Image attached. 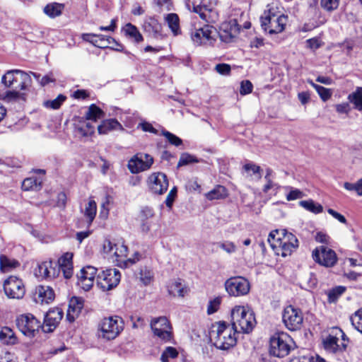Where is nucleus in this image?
<instances>
[{"instance_id":"nucleus-1","label":"nucleus","mask_w":362,"mask_h":362,"mask_svg":"<svg viewBox=\"0 0 362 362\" xmlns=\"http://www.w3.org/2000/svg\"><path fill=\"white\" fill-rule=\"evenodd\" d=\"M237 333L231 325L219 321L213 325L210 339L216 348L227 350L236 344Z\"/></svg>"},{"instance_id":"nucleus-2","label":"nucleus","mask_w":362,"mask_h":362,"mask_svg":"<svg viewBox=\"0 0 362 362\" xmlns=\"http://www.w3.org/2000/svg\"><path fill=\"white\" fill-rule=\"evenodd\" d=\"M271 247L282 257L290 255L298 247L296 237L285 229L272 231L268 236Z\"/></svg>"},{"instance_id":"nucleus-3","label":"nucleus","mask_w":362,"mask_h":362,"mask_svg":"<svg viewBox=\"0 0 362 362\" xmlns=\"http://www.w3.org/2000/svg\"><path fill=\"white\" fill-rule=\"evenodd\" d=\"M128 248L124 243H114L108 239L104 240L103 244V253L105 258L112 260L121 267H127L134 264L139 259L141 255L136 252L134 259H125L127 256Z\"/></svg>"},{"instance_id":"nucleus-4","label":"nucleus","mask_w":362,"mask_h":362,"mask_svg":"<svg viewBox=\"0 0 362 362\" xmlns=\"http://www.w3.org/2000/svg\"><path fill=\"white\" fill-rule=\"evenodd\" d=\"M231 326L238 333H250L256 324L255 315L247 307L236 305L231 310Z\"/></svg>"},{"instance_id":"nucleus-5","label":"nucleus","mask_w":362,"mask_h":362,"mask_svg":"<svg viewBox=\"0 0 362 362\" xmlns=\"http://www.w3.org/2000/svg\"><path fill=\"white\" fill-rule=\"evenodd\" d=\"M124 327V320L118 315L105 317L98 325V335L107 341L113 340L120 334Z\"/></svg>"},{"instance_id":"nucleus-6","label":"nucleus","mask_w":362,"mask_h":362,"mask_svg":"<svg viewBox=\"0 0 362 362\" xmlns=\"http://www.w3.org/2000/svg\"><path fill=\"white\" fill-rule=\"evenodd\" d=\"M293 342L291 337L285 332L274 334L270 339L269 352L272 355L282 358L287 356Z\"/></svg>"},{"instance_id":"nucleus-7","label":"nucleus","mask_w":362,"mask_h":362,"mask_svg":"<svg viewBox=\"0 0 362 362\" xmlns=\"http://www.w3.org/2000/svg\"><path fill=\"white\" fill-rule=\"evenodd\" d=\"M18 80L21 81L18 86L20 90H26L31 85L32 80L30 74L20 69L7 71L1 78V83L9 88Z\"/></svg>"},{"instance_id":"nucleus-8","label":"nucleus","mask_w":362,"mask_h":362,"mask_svg":"<svg viewBox=\"0 0 362 362\" xmlns=\"http://www.w3.org/2000/svg\"><path fill=\"white\" fill-rule=\"evenodd\" d=\"M18 329L26 337H33L41 328V322L33 315H21L16 319Z\"/></svg>"},{"instance_id":"nucleus-9","label":"nucleus","mask_w":362,"mask_h":362,"mask_svg":"<svg viewBox=\"0 0 362 362\" xmlns=\"http://www.w3.org/2000/svg\"><path fill=\"white\" fill-rule=\"evenodd\" d=\"M225 288L230 296L240 297L247 295L250 290L248 280L242 276H234L227 279Z\"/></svg>"},{"instance_id":"nucleus-10","label":"nucleus","mask_w":362,"mask_h":362,"mask_svg":"<svg viewBox=\"0 0 362 362\" xmlns=\"http://www.w3.org/2000/svg\"><path fill=\"white\" fill-rule=\"evenodd\" d=\"M218 37L217 29L211 25H205L192 33V40L197 45H212Z\"/></svg>"},{"instance_id":"nucleus-11","label":"nucleus","mask_w":362,"mask_h":362,"mask_svg":"<svg viewBox=\"0 0 362 362\" xmlns=\"http://www.w3.org/2000/svg\"><path fill=\"white\" fill-rule=\"evenodd\" d=\"M121 279L119 272L116 269H107L97 276V285L103 291H110L117 286Z\"/></svg>"},{"instance_id":"nucleus-12","label":"nucleus","mask_w":362,"mask_h":362,"mask_svg":"<svg viewBox=\"0 0 362 362\" xmlns=\"http://www.w3.org/2000/svg\"><path fill=\"white\" fill-rule=\"evenodd\" d=\"M282 320L288 329L291 331L298 330L303 324V313L298 308L292 305L287 306L284 310Z\"/></svg>"},{"instance_id":"nucleus-13","label":"nucleus","mask_w":362,"mask_h":362,"mask_svg":"<svg viewBox=\"0 0 362 362\" xmlns=\"http://www.w3.org/2000/svg\"><path fill=\"white\" fill-rule=\"evenodd\" d=\"M151 328L154 334L161 341H170L173 337L172 327L165 317L154 318L151 321Z\"/></svg>"},{"instance_id":"nucleus-14","label":"nucleus","mask_w":362,"mask_h":362,"mask_svg":"<svg viewBox=\"0 0 362 362\" xmlns=\"http://www.w3.org/2000/svg\"><path fill=\"white\" fill-rule=\"evenodd\" d=\"M153 158L147 153H138L128 161V169L133 174H137L150 169Z\"/></svg>"},{"instance_id":"nucleus-15","label":"nucleus","mask_w":362,"mask_h":362,"mask_svg":"<svg viewBox=\"0 0 362 362\" xmlns=\"http://www.w3.org/2000/svg\"><path fill=\"white\" fill-rule=\"evenodd\" d=\"M4 290L6 296L13 299H21L25 293L23 281L14 276H11L5 280Z\"/></svg>"},{"instance_id":"nucleus-16","label":"nucleus","mask_w":362,"mask_h":362,"mask_svg":"<svg viewBox=\"0 0 362 362\" xmlns=\"http://www.w3.org/2000/svg\"><path fill=\"white\" fill-rule=\"evenodd\" d=\"M313 258L315 262L326 267H333L337 261L335 252L325 246L315 248L313 252Z\"/></svg>"},{"instance_id":"nucleus-17","label":"nucleus","mask_w":362,"mask_h":362,"mask_svg":"<svg viewBox=\"0 0 362 362\" xmlns=\"http://www.w3.org/2000/svg\"><path fill=\"white\" fill-rule=\"evenodd\" d=\"M262 29L270 35L282 33L288 21L287 16H278L269 18H260Z\"/></svg>"},{"instance_id":"nucleus-18","label":"nucleus","mask_w":362,"mask_h":362,"mask_svg":"<svg viewBox=\"0 0 362 362\" xmlns=\"http://www.w3.org/2000/svg\"><path fill=\"white\" fill-rule=\"evenodd\" d=\"M35 275L41 279H52L59 274V269L55 262L49 260L37 264L34 270Z\"/></svg>"},{"instance_id":"nucleus-19","label":"nucleus","mask_w":362,"mask_h":362,"mask_svg":"<svg viewBox=\"0 0 362 362\" xmlns=\"http://www.w3.org/2000/svg\"><path fill=\"white\" fill-rule=\"evenodd\" d=\"M64 313L61 308H55L49 310L45 315L41 329L45 333L52 332L62 320Z\"/></svg>"},{"instance_id":"nucleus-20","label":"nucleus","mask_w":362,"mask_h":362,"mask_svg":"<svg viewBox=\"0 0 362 362\" xmlns=\"http://www.w3.org/2000/svg\"><path fill=\"white\" fill-rule=\"evenodd\" d=\"M334 331L335 335L329 334L322 341L324 349L331 354L341 352L346 348V344L344 342L339 344V338L337 337V335L340 334L342 339L344 341V333L340 329H335Z\"/></svg>"},{"instance_id":"nucleus-21","label":"nucleus","mask_w":362,"mask_h":362,"mask_svg":"<svg viewBox=\"0 0 362 362\" xmlns=\"http://www.w3.org/2000/svg\"><path fill=\"white\" fill-rule=\"evenodd\" d=\"M148 185L154 194H162L168 187V181L165 174L153 173L148 178Z\"/></svg>"},{"instance_id":"nucleus-22","label":"nucleus","mask_w":362,"mask_h":362,"mask_svg":"<svg viewBox=\"0 0 362 362\" xmlns=\"http://www.w3.org/2000/svg\"><path fill=\"white\" fill-rule=\"evenodd\" d=\"M97 269L92 266L83 267L77 274L78 284L85 291L90 290L93 286Z\"/></svg>"},{"instance_id":"nucleus-23","label":"nucleus","mask_w":362,"mask_h":362,"mask_svg":"<svg viewBox=\"0 0 362 362\" xmlns=\"http://www.w3.org/2000/svg\"><path fill=\"white\" fill-rule=\"evenodd\" d=\"M239 30L236 20L233 19L229 21H225L220 26V31L218 32L221 41L230 42L238 34Z\"/></svg>"},{"instance_id":"nucleus-24","label":"nucleus","mask_w":362,"mask_h":362,"mask_svg":"<svg viewBox=\"0 0 362 362\" xmlns=\"http://www.w3.org/2000/svg\"><path fill=\"white\" fill-rule=\"evenodd\" d=\"M34 300L39 304H49L54 299V292L48 286H38L33 296Z\"/></svg>"},{"instance_id":"nucleus-25","label":"nucleus","mask_w":362,"mask_h":362,"mask_svg":"<svg viewBox=\"0 0 362 362\" xmlns=\"http://www.w3.org/2000/svg\"><path fill=\"white\" fill-rule=\"evenodd\" d=\"M72 259L73 254L71 252H66L58 259L57 263L59 272L62 271L64 277L66 279H70L74 274Z\"/></svg>"},{"instance_id":"nucleus-26","label":"nucleus","mask_w":362,"mask_h":362,"mask_svg":"<svg viewBox=\"0 0 362 362\" xmlns=\"http://www.w3.org/2000/svg\"><path fill=\"white\" fill-rule=\"evenodd\" d=\"M83 307V304L82 300L76 297H73L69 302L66 319L70 322H74L81 313Z\"/></svg>"},{"instance_id":"nucleus-27","label":"nucleus","mask_w":362,"mask_h":362,"mask_svg":"<svg viewBox=\"0 0 362 362\" xmlns=\"http://www.w3.org/2000/svg\"><path fill=\"white\" fill-rule=\"evenodd\" d=\"M122 125L116 119H105L98 127V133L106 134L111 131H124Z\"/></svg>"},{"instance_id":"nucleus-28","label":"nucleus","mask_w":362,"mask_h":362,"mask_svg":"<svg viewBox=\"0 0 362 362\" xmlns=\"http://www.w3.org/2000/svg\"><path fill=\"white\" fill-rule=\"evenodd\" d=\"M144 30L152 35L153 37L156 39H162L163 35L161 30L162 26L158 21L155 18H150L146 21L144 25Z\"/></svg>"},{"instance_id":"nucleus-29","label":"nucleus","mask_w":362,"mask_h":362,"mask_svg":"<svg viewBox=\"0 0 362 362\" xmlns=\"http://www.w3.org/2000/svg\"><path fill=\"white\" fill-rule=\"evenodd\" d=\"M168 289L170 295L177 297H184L188 291L187 288L183 284V281L180 279L172 281L168 285Z\"/></svg>"},{"instance_id":"nucleus-30","label":"nucleus","mask_w":362,"mask_h":362,"mask_svg":"<svg viewBox=\"0 0 362 362\" xmlns=\"http://www.w3.org/2000/svg\"><path fill=\"white\" fill-rule=\"evenodd\" d=\"M0 341L4 344L13 345L17 343V337L12 329L4 327L0 330Z\"/></svg>"},{"instance_id":"nucleus-31","label":"nucleus","mask_w":362,"mask_h":362,"mask_svg":"<svg viewBox=\"0 0 362 362\" xmlns=\"http://www.w3.org/2000/svg\"><path fill=\"white\" fill-rule=\"evenodd\" d=\"M165 21L174 35H177L180 33V19L176 13L166 15Z\"/></svg>"},{"instance_id":"nucleus-32","label":"nucleus","mask_w":362,"mask_h":362,"mask_svg":"<svg viewBox=\"0 0 362 362\" xmlns=\"http://www.w3.org/2000/svg\"><path fill=\"white\" fill-rule=\"evenodd\" d=\"M96 202L93 199H90L88 204H86L83 211L84 216L87 219L88 227H89L91 225L92 222L93 221L96 215Z\"/></svg>"},{"instance_id":"nucleus-33","label":"nucleus","mask_w":362,"mask_h":362,"mask_svg":"<svg viewBox=\"0 0 362 362\" xmlns=\"http://www.w3.org/2000/svg\"><path fill=\"white\" fill-rule=\"evenodd\" d=\"M42 180L35 177H30L25 179L22 182V189L24 191L40 190L41 189Z\"/></svg>"},{"instance_id":"nucleus-34","label":"nucleus","mask_w":362,"mask_h":362,"mask_svg":"<svg viewBox=\"0 0 362 362\" xmlns=\"http://www.w3.org/2000/svg\"><path fill=\"white\" fill-rule=\"evenodd\" d=\"M348 100L354 104L355 109L362 111V87H357L354 92L349 95Z\"/></svg>"},{"instance_id":"nucleus-35","label":"nucleus","mask_w":362,"mask_h":362,"mask_svg":"<svg viewBox=\"0 0 362 362\" xmlns=\"http://www.w3.org/2000/svg\"><path fill=\"white\" fill-rule=\"evenodd\" d=\"M104 112L96 105L92 104L89 106L85 116L88 120L96 122L98 119L104 117Z\"/></svg>"},{"instance_id":"nucleus-36","label":"nucleus","mask_w":362,"mask_h":362,"mask_svg":"<svg viewBox=\"0 0 362 362\" xmlns=\"http://www.w3.org/2000/svg\"><path fill=\"white\" fill-rule=\"evenodd\" d=\"M124 31L127 36L133 39L136 42H140L144 40L137 28L132 23H127L124 28Z\"/></svg>"},{"instance_id":"nucleus-37","label":"nucleus","mask_w":362,"mask_h":362,"mask_svg":"<svg viewBox=\"0 0 362 362\" xmlns=\"http://www.w3.org/2000/svg\"><path fill=\"white\" fill-rule=\"evenodd\" d=\"M64 9V5L57 3H52L47 4L44 8V12L50 18H55L62 14Z\"/></svg>"},{"instance_id":"nucleus-38","label":"nucleus","mask_w":362,"mask_h":362,"mask_svg":"<svg viewBox=\"0 0 362 362\" xmlns=\"http://www.w3.org/2000/svg\"><path fill=\"white\" fill-rule=\"evenodd\" d=\"M299 205L304 208L305 210L315 214H320L323 211L322 206L318 203L315 202L313 199L300 201L299 202Z\"/></svg>"},{"instance_id":"nucleus-39","label":"nucleus","mask_w":362,"mask_h":362,"mask_svg":"<svg viewBox=\"0 0 362 362\" xmlns=\"http://www.w3.org/2000/svg\"><path fill=\"white\" fill-rule=\"evenodd\" d=\"M20 263L13 259H9L5 255L0 256V267L4 272H8L12 269L16 268Z\"/></svg>"},{"instance_id":"nucleus-40","label":"nucleus","mask_w":362,"mask_h":362,"mask_svg":"<svg viewBox=\"0 0 362 362\" xmlns=\"http://www.w3.org/2000/svg\"><path fill=\"white\" fill-rule=\"evenodd\" d=\"M205 196L209 200L220 199L226 196V189L223 186L218 185Z\"/></svg>"},{"instance_id":"nucleus-41","label":"nucleus","mask_w":362,"mask_h":362,"mask_svg":"<svg viewBox=\"0 0 362 362\" xmlns=\"http://www.w3.org/2000/svg\"><path fill=\"white\" fill-rule=\"evenodd\" d=\"M284 189L288 192L286 198L288 202L302 199L305 196L304 193L299 189L291 186H285Z\"/></svg>"},{"instance_id":"nucleus-42","label":"nucleus","mask_w":362,"mask_h":362,"mask_svg":"<svg viewBox=\"0 0 362 362\" xmlns=\"http://www.w3.org/2000/svg\"><path fill=\"white\" fill-rule=\"evenodd\" d=\"M346 288L344 286H336L327 292L328 302L335 303L338 298L344 293Z\"/></svg>"},{"instance_id":"nucleus-43","label":"nucleus","mask_w":362,"mask_h":362,"mask_svg":"<svg viewBox=\"0 0 362 362\" xmlns=\"http://www.w3.org/2000/svg\"><path fill=\"white\" fill-rule=\"evenodd\" d=\"M278 16H285L278 7L277 5L272 3L267 5V9L264 11L263 16L260 18H269L277 17Z\"/></svg>"},{"instance_id":"nucleus-44","label":"nucleus","mask_w":362,"mask_h":362,"mask_svg":"<svg viewBox=\"0 0 362 362\" xmlns=\"http://www.w3.org/2000/svg\"><path fill=\"white\" fill-rule=\"evenodd\" d=\"M94 127L89 122H85L76 127V131L82 136H88L94 133Z\"/></svg>"},{"instance_id":"nucleus-45","label":"nucleus","mask_w":362,"mask_h":362,"mask_svg":"<svg viewBox=\"0 0 362 362\" xmlns=\"http://www.w3.org/2000/svg\"><path fill=\"white\" fill-rule=\"evenodd\" d=\"M65 100L66 96L60 94L54 100L45 101L43 105L47 108L57 110L60 107V106L65 101Z\"/></svg>"},{"instance_id":"nucleus-46","label":"nucleus","mask_w":362,"mask_h":362,"mask_svg":"<svg viewBox=\"0 0 362 362\" xmlns=\"http://www.w3.org/2000/svg\"><path fill=\"white\" fill-rule=\"evenodd\" d=\"M22 95L17 90H6L0 94V98L6 103L15 101Z\"/></svg>"},{"instance_id":"nucleus-47","label":"nucleus","mask_w":362,"mask_h":362,"mask_svg":"<svg viewBox=\"0 0 362 362\" xmlns=\"http://www.w3.org/2000/svg\"><path fill=\"white\" fill-rule=\"evenodd\" d=\"M199 162V160L197 159L194 156L187 153H184L180 156L179 162L177 163V167L186 165L191 163H196Z\"/></svg>"},{"instance_id":"nucleus-48","label":"nucleus","mask_w":362,"mask_h":362,"mask_svg":"<svg viewBox=\"0 0 362 362\" xmlns=\"http://www.w3.org/2000/svg\"><path fill=\"white\" fill-rule=\"evenodd\" d=\"M161 134L164 136L168 141L172 145L179 146L182 144V141L180 138L165 129H162Z\"/></svg>"},{"instance_id":"nucleus-49","label":"nucleus","mask_w":362,"mask_h":362,"mask_svg":"<svg viewBox=\"0 0 362 362\" xmlns=\"http://www.w3.org/2000/svg\"><path fill=\"white\" fill-rule=\"evenodd\" d=\"M178 355V352L175 348L172 346L167 347L162 353L160 356L161 362H168L169 358H175Z\"/></svg>"},{"instance_id":"nucleus-50","label":"nucleus","mask_w":362,"mask_h":362,"mask_svg":"<svg viewBox=\"0 0 362 362\" xmlns=\"http://www.w3.org/2000/svg\"><path fill=\"white\" fill-rule=\"evenodd\" d=\"M344 187L348 191H354L358 196H362V178L355 183L344 182Z\"/></svg>"},{"instance_id":"nucleus-51","label":"nucleus","mask_w":362,"mask_h":362,"mask_svg":"<svg viewBox=\"0 0 362 362\" xmlns=\"http://www.w3.org/2000/svg\"><path fill=\"white\" fill-rule=\"evenodd\" d=\"M140 281L145 285H148L153 279V272L146 267L141 268L139 272Z\"/></svg>"},{"instance_id":"nucleus-52","label":"nucleus","mask_w":362,"mask_h":362,"mask_svg":"<svg viewBox=\"0 0 362 362\" xmlns=\"http://www.w3.org/2000/svg\"><path fill=\"white\" fill-rule=\"evenodd\" d=\"M273 174L274 172L271 168H267L266 169V175L264 176V179L267 181V184L264 186V192H268L269 190L273 188L274 187L276 186L277 187H279V186H277V185L274 183L273 181L272 180Z\"/></svg>"},{"instance_id":"nucleus-53","label":"nucleus","mask_w":362,"mask_h":362,"mask_svg":"<svg viewBox=\"0 0 362 362\" xmlns=\"http://www.w3.org/2000/svg\"><path fill=\"white\" fill-rule=\"evenodd\" d=\"M351 321L354 327L362 333V309L358 310L351 317Z\"/></svg>"},{"instance_id":"nucleus-54","label":"nucleus","mask_w":362,"mask_h":362,"mask_svg":"<svg viewBox=\"0 0 362 362\" xmlns=\"http://www.w3.org/2000/svg\"><path fill=\"white\" fill-rule=\"evenodd\" d=\"M30 74L37 79V81H39L42 86H45L49 84V83L55 82V79L53 77L52 74H49L47 75L44 76L42 78H40V74H39L35 72H30Z\"/></svg>"},{"instance_id":"nucleus-55","label":"nucleus","mask_w":362,"mask_h":362,"mask_svg":"<svg viewBox=\"0 0 362 362\" xmlns=\"http://www.w3.org/2000/svg\"><path fill=\"white\" fill-rule=\"evenodd\" d=\"M221 303V298L216 297L214 299L209 300V304L207 305V313L208 315H211L215 313L219 309L220 305Z\"/></svg>"},{"instance_id":"nucleus-56","label":"nucleus","mask_w":362,"mask_h":362,"mask_svg":"<svg viewBox=\"0 0 362 362\" xmlns=\"http://www.w3.org/2000/svg\"><path fill=\"white\" fill-rule=\"evenodd\" d=\"M339 4V0H321V6L327 11L336 10Z\"/></svg>"},{"instance_id":"nucleus-57","label":"nucleus","mask_w":362,"mask_h":362,"mask_svg":"<svg viewBox=\"0 0 362 362\" xmlns=\"http://www.w3.org/2000/svg\"><path fill=\"white\" fill-rule=\"evenodd\" d=\"M317 88L316 91L322 101L325 102L332 97V91L331 89L325 88L322 86H319V87Z\"/></svg>"},{"instance_id":"nucleus-58","label":"nucleus","mask_w":362,"mask_h":362,"mask_svg":"<svg viewBox=\"0 0 362 362\" xmlns=\"http://www.w3.org/2000/svg\"><path fill=\"white\" fill-rule=\"evenodd\" d=\"M218 247L228 254H232L236 251L235 245L230 241H225L218 243Z\"/></svg>"},{"instance_id":"nucleus-59","label":"nucleus","mask_w":362,"mask_h":362,"mask_svg":"<svg viewBox=\"0 0 362 362\" xmlns=\"http://www.w3.org/2000/svg\"><path fill=\"white\" fill-rule=\"evenodd\" d=\"M252 83L250 81H243L240 83V93L242 95L249 94L252 91Z\"/></svg>"},{"instance_id":"nucleus-60","label":"nucleus","mask_w":362,"mask_h":362,"mask_svg":"<svg viewBox=\"0 0 362 362\" xmlns=\"http://www.w3.org/2000/svg\"><path fill=\"white\" fill-rule=\"evenodd\" d=\"M244 170L246 172L252 171L253 174L258 175V179L261 178L260 170L261 168L259 165H257L252 163H246L243 166Z\"/></svg>"},{"instance_id":"nucleus-61","label":"nucleus","mask_w":362,"mask_h":362,"mask_svg":"<svg viewBox=\"0 0 362 362\" xmlns=\"http://www.w3.org/2000/svg\"><path fill=\"white\" fill-rule=\"evenodd\" d=\"M215 70L221 75H229L230 73V66L228 64H218L215 66Z\"/></svg>"},{"instance_id":"nucleus-62","label":"nucleus","mask_w":362,"mask_h":362,"mask_svg":"<svg viewBox=\"0 0 362 362\" xmlns=\"http://www.w3.org/2000/svg\"><path fill=\"white\" fill-rule=\"evenodd\" d=\"M307 47L313 50H316L322 46V42L317 37L310 38L306 40Z\"/></svg>"},{"instance_id":"nucleus-63","label":"nucleus","mask_w":362,"mask_h":362,"mask_svg":"<svg viewBox=\"0 0 362 362\" xmlns=\"http://www.w3.org/2000/svg\"><path fill=\"white\" fill-rule=\"evenodd\" d=\"M81 39L86 42H90L93 45H99L96 38V34L94 33H83L81 36Z\"/></svg>"},{"instance_id":"nucleus-64","label":"nucleus","mask_w":362,"mask_h":362,"mask_svg":"<svg viewBox=\"0 0 362 362\" xmlns=\"http://www.w3.org/2000/svg\"><path fill=\"white\" fill-rule=\"evenodd\" d=\"M153 211L151 208L146 206L144 207L140 212V220H148L153 216Z\"/></svg>"}]
</instances>
